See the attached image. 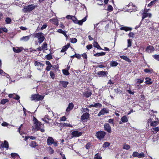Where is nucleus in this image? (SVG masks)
I'll list each match as a JSON object with an SVG mask.
<instances>
[{
	"mask_svg": "<svg viewBox=\"0 0 159 159\" xmlns=\"http://www.w3.org/2000/svg\"><path fill=\"white\" fill-rule=\"evenodd\" d=\"M37 145H38L37 144L36 142L34 141L32 142L30 144V146L32 148H35Z\"/></svg>",
	"mask_w": 159,
	"mask_h": 159,
	"instance_id": "obj_32",
	"label": "nucleus"
},
{
	"mask_svg": "<svg viewBox=\"0 0 159 159\" xmlns=\"http://www.w3.org/2000/svg\"><path fill=\"white\" fill-rule=\"evenodd\" d=\"M118 64V63L116 61H111L110 62V66H116Z\"/></svg>",
	"mask_w": 159,
	"mask_h": 159,
	"instance_id": "obj_29",
	"label": "nucleus"
},
{
	"mask_svg": "<svg viewBox=\"0 0 159 159\" xmlns=\"http://www.w3.org/2000/svg\"><path fill=\"white\" fill-rule=\"evenodd\" d=\"M113 10V7L111 5H109L108 6L107 10L109 11H111Z\"/></svg>",
	"mask_w": 159,
	"mask_h": 159,
	"instance_id": "obj_52",
	"label": "nucleus"
},
{
	"mask_svg": "<svg viewBox=\"0 0 159 159\" xmlns=\"http://www.w3.org/2000/svg\"><path fill=\"white\" fill-rule=\"evenodd\" d=\"M155 2V1H151L149 3L148 5V6L149 7H151L154 4Z\"/></svg>",
	"mask_w": 159,
	"mask_h": 159,
	"instance_id": "obj_56",
	"label": "nucleus"
},
{
	"mask_svg": "<svg viewBox=\"0 0 159 159\" xmlns=\"http://www.w3.org/2000/svg\"><path fill=\"white\" fill-rule=\"evenodd\" d=\"M46 58L48 60H49L52 58V57L51 54H48L46 56Z\"/></svg>",
	"mask_w": 159,
	"mask_h": 159,
	"instance_id": "obj_41",
	"label": "nucleus"
},
{
	"mask_svg": "<svg viewBox=\"0 0 159 159\" xmlns=\"http://www.w3.org/2000/svg\"><path fill=\"white\" fill-rule=\"evenodd\" d=\"M9 147V144L8 142L5 140L4 142V143H2L0 145V148L3 149L4 148H5L6 150H7Z\"/></svg>",
	"mask_w": 159,
	"mask_h": 159,
	"instance_id": "obj_7",
	"label": "nucleus"
},
{
	"mask_svg": "<svg viewBox=\"0 0 159 159\" xmlns=\"http://www.w3.org/2000/svg\"><path fill=\"white\" fill-rule=\"evenodd\" d=\"M120 29L122 30H124L126 31H127L129 30V28L126 27H122L120 28Z\"/></svg>",
	"mask_w": 159,
	"mask_h": 159,
	"instance_id": "obj_42",
	"label": "nucleus"
},
{
	"mask_svg": "<svg viewBox=\"0 0 159 159\" xmlns=\"http://www.w3.org/2000/svg\"><path fill=\"white\" fill-rule=\"evenodd\" d=\"M82 134V133L81 132H79L78 131H75L71 133L72 137H79L81 136Z\"/></svg>",
	"mask_w": 159,
	"mask_h": 159,
	"instance_id": "obj_9",
	"label": "nucleus"
},
{
	"mask_svg": "<svg viewBox=\"0 0 159 159\" xmlns=\"http://www.w3.org/2000/svg\"><path fill=\"white\" fill-rule=\"evenodd\" d=\"M135 81H136L137 83H142L144 81V78H142L141 79H137L135 80Z\"/></svg>",
	"mask_w": 159,
	"mask_h": 159,
	"instance_id": "obj_33",
	"label": "nucleus"
},
{
	"mask_svg": "<svg viewBox=\"0 0 159 159\" xmlns=\"http://www.w3.org/2000/svg\"><path fill=\"white\" fill-rule=\"evenodd\" d=\"M54 141V139L52 137H49L47 139V143L48 145H51L52 144Z\"/></svg>",
	"mask_w": 159,
	"mask_h": 159,
	"instance_id": "obj_13",
	"label": "nucleus"
},
{
	"mask_svg": "<svg viewBox=\"0 0 159 159\" xmlns=\"http://www.w3.org/2000/svg\"><path fill=\"white\" fill-rule=\"evenodd\" d=\"M71 20L75 23L77 24L78 20L75 17L73 16L72 17Z\"/></svg>",
	"mask_w": 159,
	"mask_h": 159,
	"instance_id": "obj_36",
	"label": "nucleus"
},
{
	"mask_svg": "<svg viewBox=\"0 0 159 159\" xmlns=\"http://www.w3.org/2000/svg\"><path fill=\"white\" fill-rule=\"evenodd\" d=\"M104 129L107 131L108 133H110L111 132V129L108 123H106L104 125Z\"/></svg>",
	"mask_w": 159,
	"mask_h": 159,
	"instance_id": "obj_8",
	"label": "nucleus"
},
{
	"mask_svg": "<svg viewBox=\"0 0 159 159\" xmlns=\"http://www.w3.org/2000/svg\"><path fill=\"white\" fill-rule=\"evenodd\" d=\"M94 159H101V157L98 155V154H96Z\"/></svg>",
	"mask_w": 159,
	"mask_h": 159,
	"instance_id": "obj_46",
	"label": "nucleus"
},
{
	"mask_svg": "<svg viewBox=\"0 0 159 159\" xmlns=\"http://www.w3.org/2000/svg\"><path fill=\"white\" fill-rule=\"evenodd\" d=\"M48 149H49V152L50 154H52L53 153L54 150L51 147H49Z\"/></svg>",
	"mask_w": 159,
	"mask_h": 159,
	"instance_id": "obj_50",
	"label": "nucleus"
},
{
	"mask_svg": "<svg viewBox=\"0 0 159 159\" xmlns=\"http://www.w3.org/2000/svg\"><path fill=\"white\" fill-rule=\"evenodd\" d=\"M89 114L88 113H84L81 116V120L83 121L89 118Z\"/></svg>",
	"mask_w": 159,
	"mask_h": 159,
	"instance_id": "obj_11",
	"label": "nucleus"
},
{
	"mask_svg": "<svg viewBox=\"0 0 159 159\" xmlns=\"http://www.w3.org/2000/svg\"><path fill=\"white\" fill-rule=\"evenodd\" d=\"M11 156L13 157H14L18 156L17 154L15 153H11Z\"/></svg>",
	"mask_w": 159,
	"mask_h": 159,
	"instance_id": "obj_58",
	"label": "nucleus"
},
{
	"mask_svg": "<svg viewBox=\"0 0 159 159\" xmlns=\"http://www.w3.org/2000/svg\"><path fill=\"white\" fill-rule=\"evenodd\" d=\"M11 19L9 17H7L6 18L5 21L7 24H9L11 22Z\"/></svg>",
	"mask_w": 159,
	"mask_h": 159,
	"instance_id": "obj_38",
	"label": "nucleus"
},
{
	"mask_svg": "<svg viewBox=\"0 0 159 159\" xmlns=\"http://www.w3.org/2000/svg\"><path fill=\"white\" fill-rule=\"evenodd\" d=\"M12 49L13 51L16 53L20 52L22 50V48L21 47H13Z\"/></svg>",
	"mask_w": 159,
	"mask_h": 159,
	"instance_id": "obj_15",
	"label": "nucleus"
},
{
	"mask_svg": "<svg viewBox=\"0 0 159 159\" xmlns=\"http://www.w3.org/2000/svg\"><path fill=\"white\" fill-rule=\"evenodd\" d=\"M50 22H51L53 23L54 24L58 25V20L57 18H53L49 20Z\"/></svg>",
	"mask_w": 159,
	"mask_h": 159,
	"instance_id": "obj_20",
	"label": "nucleus"
},
{
	"mask_svg": "<svg viewBox=\"0 0 159 159\" xmlns=\"http://www.w3.org/2000/svg\"><path fill=\"white\" fill-rule=\"evenodd\" d=\"M36 7H37V5H34L33 4L30 5L26 6H25L22 10L25 12H27L34 9Z\"/></svg>",
	"mask_w": 159,
	"mask_h": 159,
	"instance_id": "obj_3",
	"label": "nucleus"
},
{
	"mask_svg": "<svg viewBox=\"0 0 159 159\" xmlns=\"http://www.w3.org/2000/svg\"><path fill=\"white\" fill-rule=\"evenodd\" d=\"M30 138V139H31L32 140H34V139H36V138L34 136H29L28 137H25V140L26 141L27 140V139H28V138Z\"/></svg>",
	"mask_w": 159,
	"mask_h": 159,
	"instance_id": "obj_40",
	"label": "nucleus"
},
{
	"mask_svg": "<svg viewBox=\"0 0 159 159\" xmlns=\"http://www.w3.org/2000/svg\"><path fill=\"white\" fill-rule=\"evenodd\" d=\"M74 107V105L72 103H70L69 104V105L66 109L67 112H69Z\"/></svg>",
	"mask_w": 159,
	"mask_h": 159,
	"instance_id": "obj_18",
	"label": "nucleus"
},
{
	"mask_svg": "<svg viewBox=\"0 0 159 159\" xmlns=\"http://www.w3.org/2000/svg\"><path fill=\"white\" fill-rule=\"evenodd\" d=\"M20 97L18 95H16V97H13V98L14 99H15L16 100H18L20 99Z\"/></svg>",
	"mask_w": 159,
	"mask_h": 159,
	"instance_id": "obj_64",
	"label": "nucleus"
},
{
	"mask_svg": "<svg viewBox=\"0 0 159 159\" xmlns=\"http://www.w3.org/2000/svg\"><path fill=\"white\" fill-rule=\"evenodd\" d=\"M86 16H85L84 18L82 20H78L77 24H78L80 25H82L83 23L85 22L86 20Z\"/></svg>",
	"mask_w": 159,
	"mask_h": 159,
	"instance_id": "obj_22",
	"label": "nucleus"
},
{
	"mask_svg": "<svg viewBox=\"0 0 159 159\" xmlns=\"http://www.w3.org/2000/svg\"><path fill=\"white\" fill-rule=\"evenodd\" d=\"M159 123V122L157 121H154L153 122H152L151 123L150 125L152 126H155Z\"/></svg>",
	"mask_w": 159,
	"mask_h": 159,
	"instance_id": "obj_31",
	"label": "nucleus"
},
{
	"mask_svg": "<svg viewBox=\"0 0 159 159\" xmlns=\"http://www.w3.org/2000/svg\"><path fill=\"white\" fill-rule=\"evenodd\" d=\"M8 101V100L7 99H4L2 100L0 102V103L3 105L5 104L6 102Z\"/></svg>",
	"mask_w": 159,
	"mask_h": 159,
	"instance_id": "obj_35",
	"label": "nucleus"
},
{
	"mask_svg": "<svg viewBox=\"0 0 159 159\" xmlns=\"http://www.w3.org/2000/svg\"><path fill=\"white\" fill-rule=\"evenodd\" d=\"M60 84L63 87L66 88L67 85L68 84V82L67 81H60L59 82Z\"/></svg>",
	"mask_w": 159,
	"mask_h": 159,
	"instance_id": "obj_19",
	"label": "nucleus"
},
{
	"mask_svg": "<svg viewBox=\"0 0 159 159\" xmlns=\"http://www.w3.org/2000/svg\"><path fill=\"white\" fill-rule=\"evenodd\" d=\"M108 112V110L106 108H103L101 110L98 114V116H99L101 115H104L106 113Z\"/></svg>",
	"mask_w": 159,
	"mask_h": 159,
	"instance_id": "obj_10",
	"label": "nucleus"
},
{
	"mask_svg": "<svg viewBox=\"0 0 159 159\" xmlns=\"http://www.w3.org/2000/svg\"><path fill=\"white\" fill-rule=\"evenodd\" d=\"M127 92H128V93H129L130 94H134V92H132L130 90V89H128L127 90Z\"/></svg>",
	"mask_w": 159,
	"mask_h": 159,
	"instance_id": "obj_63",
	"label": "nucleus"
},
{
	"mask_svg": "<svg viewBox=\"0 0 159 159\" xmlns=\"http://www.w3.org/2000/svg\"><path fill=\"white\" fill-rule=\"evenodd\" d=\"M67 69H64L62 70V72L63 74L66 75H69V73L68 72V70L70 68V66H67Z\"/></svg>",
	"mask_w": 159,
	"mask_h": 159,
	"instance_id": "obj_24",
	"label": "nucleus"
},
{
	"mask_svg": "<svg viewBox=\"0 0 159 159\" xmlns=\"http://www.w3.org/2000/svg\"><path fill=\"white\" fill-rule=\"evenodd\" d=\"M66 120V118L65 116H63L61 118L60 120L61 121H64Z\"/></svg>",
	"mask_w": 159,
	"mask_h": 159,
	"instance_id": "obj_62",
	"label": "nucleus"
},
{
	"mask_svg": "<svg viewBox=\"0 0 159 159\" xmlns=\"http://www.w3.org/2000/svg\"><path fill=\"white\" fill-rule=\"evenodd\" d=\"M34 65L37 67L38 70L41 71L43 69L44 65L42 63L37 61L34 62Z\"/></svg>",
	"mask_w": 159,
	"mask_h": 159,
	"instance_id": "obj_5",
	"label": "nucleus"
},
{
	"mask_svg": "<svg viewBox=\"0 0 159 159\" xmlns=\"http://www.w3.org/2000/svg\"><path fill=\"white\" fill-rule=\"evenodd\" d=\"M120 120L121 121L119 122L120 124H122V122H128V120L127 117L126 116H124L121 118Z\"/></svg>",
	"mask_w": 159,
	"mask_h": 159,
	"instance_id": "obj_14",
	"label": "nucleus"
},
{
	"mask_svg": "<svg viewBox=\"0 0 159 159\" xmlns=\"http://www.w3.org/2000/svg\"><path fill=\"white\" fill-rule=\"evenodd\" d=\"M30 35L23 37L20 39V40L26 41L29 40L30 39Z\"/></svg>",
	"mask_w": 159,
	"mask_h": 159,
	"instance_id": "obj_23",
	"label": "nucleus"
},
{
	"mask_svg": "<svg viewBox=\"0 0 159 159\" xmlns=\"http://www.w3.org/2000/svg\"><path fill=\"white\" fill-rule=\"evenodd\" d=\"M44 98V96L40 95L38 94H34L31 95L30 98L32 101H38L42 100Z\"/></svg>",
	"mask_w": 159,
	"mask_h": 159,
	"instance_id": "obj_1",
	"label": "nucleus"
},
{
	"mask_svg": "<svg viewBox=\"0 0 159 159\" xmlns=\"http://www.w3.org/2000/svg\"><path fill=\"white\" fill-rule=\"evenodd\" d=\"M77 39H76L75 38H72L71 39L70 42L71 43H75L77 42Z\"/></svg>",
	"mask_w": 159,
	"mask_h": 159,
	"instance_id": "obj_43",
	"label": "nucleus"
},
{
	"mask_svg": "<svg viewBox=\"0 0 159 159\" xmlns=\"http://www.w3.org/2000/svg\"><path fill=\"white\" fill-rule=\"evenodd\" d=\"M108 122L110 123H111L114 125V120L112 119H110L108 120Z\"/></svg>",
	"mask_w": 159,
	"mask_h": 159,
	"instance_id": "obj_57",
	"label": "nucleus"
},
{
	"mask_svg": "<svg viewBox=\"0 0 159 159\" xmlns=\"http://www.w3.org/2000/svg\"><path fill=\"white\" fill-rule=\"evenodd\" d=\"M154 50V48L152 46H148L146 49V51L148 53H151Z\"/></svg>",
	"mask_w": 159,
	"mask_h": 159,
	"instance_id": "obj_17",
	"label": "nucleus"
},
{
	"mask_svg": "<svg viewBox=\"0 0 159 159\" xmlns=\"http://www.w3.org/2000/svg\"><path fill=\"white\" fill-rule=\"evenodd\" d=\"M115 92L116 93H122V91H121L120 89H119L117 88L116 89H115Z\"/></svg>",
	"mask_w": 159,
	"mask_h": 159,
	"instance_id": "obj_51",
	"label": "nucleus"
},
{
	"mask_svg": "<svg viewBox=\"0 0 159 159\" xmlns=\"http://www.w3.org/2000/svg\"><path fill=\"white\" fill-rule=\"evenodd\" d=\"M50 76L52 79H53L54 78L55 75L54 73L52 71H51L50 72Z\"/></svg>",
	"mask_w": 159,
	"mask_h": 159,
	"instance_id": "obj_54",
	"label": "nucleus"
},
{
	"mask_svg": "<svg viewBox=\"0 0 159 159\" xmlns=\"http://www.w3.org/2000/svg\"><path fill=\"white\" fill-rule=\"evenodd\" d=\"M130 148V146L128 144H125L124 145L123 148L124 149L128 150Z\"/></svg>",
	"mask_w": 159,
	"mask_h": 159,
	"instance_id": "obj_39",
	"label": "nucleus"
},
{
	"mask_svg": "<svg viewBox=\"0 0 159 159\" xmlns=\"http://www.w3.org/2000/svg\"><path fill=\"white\" fill-rule=\"evenodd\" d=\"M153 57L155 59L159 61V55H153Z\"/></svg>",
	"mask_w": 159,
	"mask_h": 159,
	"instance_id": "obj_47",
	"label": "nucleus"
},
{
	"mask_svg": "<svg viewBox=\"0 0 159 159\" xmlns=\"http://www.w3.org/2000/svg\"><path fill=\"white\" fill-rule=\"evenodd\" d=\"M83 111H82V112H86V113H88L89 111V110L88 108H82Z\"/></svg>",
	"mask_w": 159,
	"mask_h": 159,
	"instance_id": "obj_45",
	"label": "nucleus"
},
{
	"mask_svg": "<svg viewBox=\"0 0 159 159\" xmlns=\"http://www.w3.org/2000/svg\"><path fill=\"white\" fill-rule=\"evenodd\" d=\"M120 57L128 62H131V61L127 56H121Z\"/></svg>",
	"mask_w": 159,
	"mask_h": 159,
	"instance_id": "obj_21",
	"label": "nucleus"
},
{
	"mask_svg": "<svg viewBox=\"0 0 159 159\" xmlns=\"http://www.w3.org/2000/svg\"><path fill=\"white\" fill-rule=\"evenodd\" d=\"M146 81L145 83L146 84H151L152 83V82H151L150 81L151 80V79L149 78H146L145 79Z\"/></svg>",
	"mask_w": 159,
	"mask_h": 159,
	"instance_id": "obj_25",
	"label": "nucleus"
},
{
	"mask_svg": "<svg viewBox=\"0 0 159 159\" xmlns=\"http://www.w3.org/2000/svg\"><path fill=\"white\" fill-rule=\"evenodd\" d=\"M105 55V52H102L100 53H97L94 55V56L96 57H99L100 56H102Z\"/></svg>",
	"mask_w": 159,
	"mask_h": 159,
	"instance_id": "obj_30",
	"label": "nucleus"
},
{
	"mask_svg": "<svg viewBox=\"0 0 159 159\" xmlns=\"http://www.w3.org/2000/svg\"><path fill=\"white\" fill-rule=\"evenodd\" d=\"M110 143L108 142H105L104 143L103 145V147L104 148H106L109 146Z\"/></svg>",
	"mask_w": 159,
	"mask_h": 159,
	"instance_id": "obj_37",
	"label": "nucleus"
},
{
	"mask_svg": "<svg viewBox=\"0 0 159 159\" xmlns=\"http://www.w3.org/2000/svg\"><path fill=\"white\" fill-rule=\"evenodd\" d=\"M147 16H148L147 13L145 12V11H144L143 13L142 14V20H143Z\"/></svg>",
	"mask_w": 159,
	"mask_h": 159,
	"instance_id": "obj_34",
	"label": "nucleus"
},
{
	"mask_svg": "<svg viewBox=\"0 0 159 159\" xmlns=\"http://www.w3.org/2000/svg\"><path fill=\"white\" fill-rule=\"evenodd\" d=\"M85 147L87 149H90L91 147L90 144L89 143H87L85 146Z\"/></svg>",
	"mask_w": 159,
	"mask_h": 159,
	"instance_id": "obj_55",
	"label": "nucleus"
},
{
	"mask_svg": "<svg viewBox=\"0 0 159 159\" xmlns=\"http://www.w3.org/2000/svg\"><path fill=\"white\" fill-rule=\"evenodd\" d=\"M132 156L134 157H138L139 158H143L145 157L144 154L143 152H142L139 153L136 152H134L133 153Z\"/></svg>",
	"mask_w": 159,
	"mask_h": 159,
	"instance_id": "obj_6",
	"label": "nucleus"
},
{
	"mask_svg": "<svg viewBox=\"0 0 159 159\" xmlns=\"http://www.w3.org/2000/svg\"><path fill=\"white\" fill-rule=\"evenodd\" d=\"M93 46H94V47L98 49H101V48L100 47V46L98 45V43L96 42H94L93 43Z\"/></svg>",
	"mask_w": 159,
	"mask_h": 159,
	"instance_id": "obj_27",
	"label": "nucleus"
},
{
	"mask_svg": "<svg viewBox=\"0 0 159 159\" xmlns=\"http://www.w3.org/2000/svg\"><path fill=\"white\" fill-rule=\"evenodd\" d=\"M15 95H16L15 94V93H13L12 94H9L8 96L9 98H13V97H14V96Z\"/></svg>",
	"mask_w": 159,
	"mask_h": 159,
	"instance_id": "obj_60",
	"label": "nucleus"
},
{
	"mask_svg": "<svg viewBox=\"0 0 159 159\" xmlns=\"http://www.w3.org/2000/svg\"><path fill=\"white\" fill-rule=\"evenodd\" d=\"M92 48V44H90L89 45H88L86 46V48L87 49L89 50Z\"/></svg>",
	"mask_w": 159,
	"mask_h": 159,
	"instance_id": "obj_59",
	"label": "nucleus"
},
{
	"mask_svg": "<svg viewBox=\"0 0 159 159\" xmlns=\"http://www.w3.org/2000/svg\"><path fill=\"white\" fill-rule=\"evenodd\" d=\"M108 74V73L107 71H98L97 74L99 75L100 76L104 77L106 76Z\"/></svg>",
	"mask_w": 159,
	"mask_h": 159,
	"instance_id": "obj_16",
	"label": "nucleus"
},
{
	"mask_svg": "<svg viewBox=\"0 0 159 159\" xmlns=\"http://www.w3.org/2000/svg\"><path fill=\"white\" fill-rule=\"evenodd\" d=\"M106 135V132L104 131H100L96 133L97 137L99 139H102Z\"/></svg>",
	"mask_w": 159,
	"mask_h": 159,
	"instance_id": "obj_4",
	"label": "nucleus"
},
{
	"mask_svg": "<svg viewBox=\"0 0 159 159\" xmlns=\"http://www.w3.org/2000/svg\"><path fill=\"white\" fill-rule=\"evenodd\" d=\"M8 125V124L7 122H3L2 124V125L3 126H7Z\"/></svg>",
	"mask_w": 159,
	"mask_h": 159,
	"instance_id": "obj_61",
	"label": "nucleus"
},
{
	"mask_svg": "<svg viewBox=\"0 0 159 159\" xmlns=\"http://www.w3.org/2000/svg\"><path fill=\"white\" fill-rule=\"evenodd\" d=\"M94 107H101L102 106V105L98 103H96L94 105H93Z\"/></svg>",
	"mask_w": 159,
	"mask_h": 159,
	"instance_id": "obj_44",
	"label": "nucleus"
},
{
	"mask_svg": "<svg viewBox=\"0 0 159 159\" xmlns=\"http://www.w3.org/2000/svg\"><path fill=\"white\" fill-rule=\"evenodd\" d=\"M41 125V123L37 120H36L34 124V125L35 129L38 130L40 129V126Z\"/></svg>",
	"mask_w": 159,
	"mask_h": 159,
	"instance_id": "obj_12",
	"label": "nucleus"
},
{
	"mask_svg": "<svg viewBox=\"0 0 159 159\" xmlns=\"http://www.w3.org/2000/svg\"><path fill=\"white\" fill-rule=\"evenodd\" d=\"M152 131L154 134L156 133L158 131H159V127H157L155 128H152Z\"/></svg>",
	"mask_w": 159,
	"mask_h": 159,
	"instance_id": "obj_26",
	"label": "nucleus"
},
{
	"mask_svg": "<svg viewBox=\"0 0 159 159\" xmlns=\"http://www.w3.org/2000/svg\"><path fill=\"white\" fill-rule=\"evenodd\" d=\"M92 94L91 92H90L87 91L84 93V95L86 98H88Z\"/></svg>",
	"mask_w": 159,
	"mask_h": 159,
	"instance_id": "obj_28",
	"label": "nucleus"
},
{
	"mask_svg": "<svg viewBox=\"0 0 159 159\" xmlns=\"http://www.w3.org/2000/svg\"><path fill=\"white\" fill-rule=\"evenodd\" d=\"M43 35V33H38L34 34V36L35 38H38V42L39 44H41L45 39V38Z\"/></svg>",
	"mask_w": 159,
	"mask_h": 159,
	"instance_id": "obj_2",
	"label": "nucleus"
},
{
	"mask_svg": "<svg viewBox=\"0 0 159 159\" xmlns=\"http://www.w3.org/2000/svg\"><path fill=\"white\" fill-rule=\"evenodd\" d=\"M131 46V41L130 39L128 40V47H130Z\"/></svg>",
	"mask_w": 159,
	"mask_h": 159,
	"instance_id": "obj_48",
	"label": "nucleus"
},
{
	"mask_svg": "<svg viewBox=\"0 0 159 159\" xmlns=\"http://www.w3.org/2000/svg\"><path fill=\"white\" fill-rule=\"evenodd\" d=\"M51 67H52L53 68H54V66H52V65L48 66H47L46 70L47 71H49L50 70Z\"/></svg>",
	"mask_w": 159,
	"mask_h": 159,
	"instance_id": "obj_49",
	"label": "nucleus"
},
{
	"mask_svg": "<svg viewBox=\"0 0 159 159\" xmlns=\"http://www.w3.org/2000/svg\"><path fill=\"white\" fill-rule=\"evenodd\" d=\"M47 44L46 43H43L42 46V48L43 49H46L47 48Z\"/></svg>",
	"mask_w": 159,
	"mask_h": 159,
	"instance_id": "obj_53",
	"label": "nucleus"
}]
</instances>
